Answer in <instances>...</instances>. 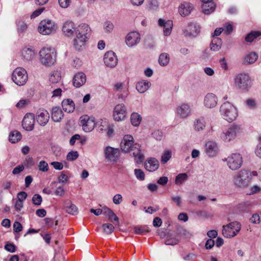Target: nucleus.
Returning a JSON list of instances; mask_svg holds the SVG:
<instances>
[{
	"label": "nucleus",
	"instance_id": "1",
	"mask_svg": "<svg viewBox=\"0 0 261 261\" xmlns=\"http://www.w3.org/2000/svg\"><path fill=\"white\" fill-rule=\"evenodd\" d=\"M62 32L67 37H73L74 47L80 50L88 41L90 34L91 29L86 23H82L77 25L71 20L65 21L62 25Z\"/></svg>",
	"mask_w": 261,
	"mask_h": 261
},
{
	"label": "nucleus",
	"instance_id": "2",
	"mask_svg": "<svg viewBox=\"0 0 261 261\" xmlns=\"http://www.w3.org/2000/svg\"><path fill=\"white\" fill-rule=\"evenodd\" d=\"M236 88L242 92H247L251 86V81L248 74L244 73L237 74L234 79Z\"/></svg>",
	"mask_w": 261,
	"mask_h": 261
},
{
	"label": "nucleus",
	"instance_id": "3",
	"mask_svg": "<svg viewBox=\"0 0 261 261\" xmlns=\"http://www.w3.org/2000/svg\"><path fill=\"white\" fill-rule=\"evenodd\" d=\"M220 112L223 118L228 122L234 120L238 116L236 108L229 102H224L221 106Z\"/></svg>",
	"mask_w": 261,
	"mask_h": 261
},
{
	"label": "nucleus",
	"instance_id": "4",
	"mask_svg": "<svg viewBox=\"0 0 261 261\" xmlns=\"http://www.w3.org/2000/svg\"><path fill=\"white\" fill-rule=\"evenodd\" d=\"M40 62L45 66H50L56 61V54L54 49L43 48L39 52Z\"/></svg>",
	"mask_w": 261,
	"mask_h": 261
},
{
	"label": "nucleus",
	"instance_id": "5",
	"mask_svg": "<svg viewBox=\"0 0 261 261\" xmlns=\"http://www.w3.org/2000/svg\"><path fill=\"white\" fill-rule=\"evenodd\" d=\"M243 130L240 125L232 124L221 135V139L225 142H229L233 140L240 135Z\"/></svg>",
	"mask_w": 261,
	"mask_h": 261
},
{
	"label": "nucleus",
	"instance_id": "6",
	"mask_svg": "<svg viewBox=\"0 0 261 261\" xmlns=\"http://www.w3.org/2000/svg\"><path fill=\"white\" fill-rule=\"evenodd\" d=\"M252 175V172L242 170L234 176V183L239 187H244L250 181Z\"/></svg>",
	"mask_w": 261,
	"mask_h": 261
},
{
	"label": "nucleus",
	"instance_id": "7",
	"mask_svg": "<svg viewBox=\"0 0 261 261\" xmlns=\"http://www.w3.org/2000/svg\"><path fill=\"white\" fill-rule=\"evenodd\" d=\"M57 29L55 22L50 19H43L41 20L38 26L39 32L44 35H49L55 32Z\"/></svg>",
	"mask_w": 261,
	"mask_h": 261
},
{
	"label": "nucleus",
	"instance_id": "8",
	"mask_svg": "<svg viewBox=\"0 0 261 261\" xmlns=\"http://www.w3.org/2000/svg\"><path fill=\"white\" fill-rule=\"evenodd\" d=\"M12 80L18 86L24 85L28 80L27 71L21 67L16 68L12 73Z\"/></svg>",
	"mask_w": 261,
	"mask_h": 261
},
{
	"label": "nucleus",
	"instance_id": "9",
	"mask_svg": "<svg viewBox=\"0 0 261 261\" xmlns=\"http://www.w3.org/2000/svg\"><path fill=\"white\" fill-rule=\"evenodd\" d=\"M241 224L237 221L229 223L226 226H223L222 233L225 238H231L236 236L240 231Z\"/></svg>",
	"mask_w": 261,
	"mask_h": 261
},
{
	"label": "nucleus",
	"instance_id": "10",
	"mask_svg": "<svg viewBox=\"0 0 261 261\" xmlns=\"http://www.w3.org/2000/svg\"><path fill=\"white\" fill-rule=\"evenodd\" d=\"M223 161H226L229 168L232 170L239 169L243 163L242 158L239 153H232Z\"/></svg>",
	"mask_w": 261,
	"mask_h": 261
},
{
	"label": "nucleus",
	"instance_id": "11",
	"mask_svg": "<svg viewBox=\"0 0 261 261\" xmlns=\"http://www.w3.org/2000/svg\"><path fill=\"white\" fill-rule=\"evenodd\" d=\"M139 148H140V145L138 143H134V138L131 135H127L124 136L121 142V149L123 152H127Z\"/></svg>",
	"mask_w": 261,
	"mask_h": 261
},
{
	"label": "nucleus",
	"instance_id": "12",
	"mask_svg": "<svg viewBox=\"0 0 261 261\" xmlns=\"http://www.w3.org/2000/svg\"><path fill=\"white\" fill-rule=\"evenodd\" d=\"M127 111L125 105L123 103L117 105L113 111L114 119L117 121L124 120L126 116Z\"/></svg>",
	"mask_w": 261,
	"mask_h": 261
},
{
	"label": "nucleus",
	"instance_id": "13",
	"mask_svg": "<svg viewBox=\"0 0 261 261\" xmlns=\"http://www.w3.org/2000/svg\"><path fill=\"white\" fill-rule=\"evenodd\" d=\"M80 123L85 132L92 131L95 126L93 118H90L88 115H83L80 117Z\"/></svg>",
	"mask_w": 261,
	"mask_h": 261
},
{
	"label": "nucleus",
	"instance_id": "14",
	"mask_svg": "<svg viewBox=\"0 0 261 261\" xmlns=\"http://www.w3.org/2000/svg\"><path fill=\"white\" fill-rule=\"evenodd\" d=\"M176 113L180 118H186L191 115V108L188 103H181L176 108Z\"/></svg>",
	"mask_w": 261,
	"mask_h": 261
},
{
	"label": "nucleus",
	"instance_id": "15",
	"mask_svg": "<svg viewBox=\"0 0 261 261\" xmlns=\"http://www.w3.org/2000/svg\"><path fill=\"white\" fill-rule=\"evenodd\" d=\"M105 64L108 67H115L118 63V59L115 53L112 51L107 52L103 58Z\"/></svg>",
	"mask_w": 261,
	"mask_h": 261
},
{
	"label": "nucleus",
	"instance_id": "16",
	"mask_svg": "<svg viewBox=\"0 0 261 261\" xmlns=\"http://www.w3.org/2000/svg\"><path fill=\"white\" fill-rule=\"evenodd\" d=\"M204 151L210 158H213L217 155L219 152V147L216 142L214 141L207 142L204 146Z\"/></svg>",
	"mask_w": 261,
	"mask_h": 261
},
{
	"label": "nucleus",
	"instance_id": "17",
	"mask_svg": "<svg viewBox=\"0 0 261 261\" xmlns=\"http://www.w3.org/2000/svg\"><path fill=\"white\" fill-rule=\"evenodd\" d=\"M105 154L107 160L116 162L120 155V151L118 148L108 146L105 149Z\"/></svg>",
	"mask_w": 261,
	"mask_h": 261
},
{
	"label": "nucleus",
	"instance_id": "18",
	"mask_svg": "<svg viewBox=\"0 0 261 261\" xmlns=\"http://www.w3.org/2000/svg\"><path fill=\"white\" fill-rule=\"evenodd\" d=\"M35 116L32 113H27L24 117L22 126L24 129L28 131H31L33 129L35 124Z\"/></svg>",
	"mask_w": 261,
	"mask_h": 261
},
{
	"label": "nucleus",
	"instance_id": "19",
	"mask_svg": "<svg viewBox=\"0 0 261 261\" xmlns=\"http://www.w3.org/2000/svg\"><path fill=\"white\" fill-rule=\"evenodd\" d=\"M141 39L140 35L137 32L129 33L125 39V42L129 47H133L139 43Z\"/></svg>",
	"mask_w": 261,
	"mask_h": 261
},
{
	"label": "nucleus",
	"instance_id": "20",
	"mask_svg": "<svg viewBox=\"0 0 261 261\" xmlns=\"http://www.w3.org/2000/svg\"><path fill=\"white\" fill-rule=\"evenodd\" d=\"M49 118L48 112L44 109H39L36 113L37 122L42 126H45L48 122Z\"/></svg>",
	"mask_w": 261,
	"mask_h": 261
},
{
	"label": "nucleus",
	"instance_id": "21",
	"mask_svg": "<svg viewBox=\"0 0 261 261\" xmlns=\"http://www.w3.org/2000/svg\"><path fill=\"white\" fill-rule=\"evenodd\" d=\"M200 27L199 25L191 22L188 24L187 30L184 31L186 36L196 37L200 33Z\"/></svg>",
	"mask_w": 261,
	"mask_h": 261
},
{
	"label": "nucleus",
	"instance_id": "22",
	"mask_svg": "<svg viewBox=\"0 0 261 261\" xmlns=\"http://www.w3.org/2000/svg\"><path fill=\"white\" fill-rule=\"evenodd\" d=\"M203 4L202 5V12L206 15L210 14L214 12L216 9V4L213 0H201Z\"/></svg>",
	"mask_w": 261,
	"mask_h": 261
},
{
	"label": "nucleus",
	"instance_id": "23",
	"mask_svg": "<svg viewBox=\"0 0 261 261\" xmlns=\"http://www.w3.org/2000/svg\"><path fill=\"white\" fill-rule=\"evenodd\" d=\"M218 99L215 95L213 93H208L204 99V105L207 108H213L217 104Z\"/></svg>",
	"mask_w": 261,
	"mask_h": 261
},
{
	"label": "nucleus",
	"instance_id": "24",
	"mask_svg": "<svg viewBox=\"0 0 261 261\" xmlns=\"http://www.w3.org/2000/svg\"><path fill=\"white\" fill-rule=\"evenodd\" d=\"M73 85L76 88L83 86L86 82V76L84 73L79 72L76 73L73 78Z\"/></svg>",
	"mask_w": 261,
	"mask_h": 261
},
{
	"label": "nucleus",
	"instance_id": "25",
	"mask_svg": "<svg viewBox=\"0 0 261 261\" xmlns=\"http://www.w3.org/2000/svg\"><path fill=\"white\" fill-rule=\"evenodd\" d=\"M193 9V5L189 2H185L181 4L179 7V13L182 16L189 15Z\"/></svg>",
	"mask_w": 261,
	"mask_h": 261
},
{
	"label": "nucleus",
	"instance_id": "26",
	"mask_svg": "<svg viewBox=\"0 0 261 261\" xmlns=\"http://www.w3.org/2000/svg\"><path fill=\"white\" fill-rule=\"evenodd\" d=\"M35 53L34 50L29 47H24L21 51V58L25 62H29L33 60L34 57Z\"/></svg>",
	"mask_w": 261,
	"mask_h": 261
},
{
	"label": "nucleus",
	"instance_id": "27",
	"mask_svg": "<svg viewBox=\"0 0 261 261\" xmlns=\"http://www.w3.org/2000/svg\"><path fill=\"white\" fill-rule=\"evenodd\" d=\"M144 166L147 170L152 172L159 168V162L155 158H150L145 163Z\"/></svg>",
	"mask_w": 261,
	"mask_h": 261
},
{
	"label": "nucleus",
	"instance_id": "28",
	"mask_svg": "<svg viewBox=\"0 0 261 261\" xmlns=\"http://www.w3.org/2000/svg\"><path fill=\"white\" fill-rule=\"evenodd\" d=\"M64 210L68 214L75 215L77 213V208L69 200H66L64 202Z\"/></svg>",
	"mask_w": 261,
	"mask_h": 261
},
{
	"label": "nucleus",
	"instance_id": "29",
	"mask_svg": "<svg viewBox=\"0 0 261 261\" xmlns=\"http://www.w3.org/2000/svg\"><path fill=\"white\" fill-rule=\"evenodd\" d=\"M205 119L203 117H198L194 120V128L195 131L199 132L203 130L206 126Z\"/></svg>",
	"mask_w": 261,
	"mask_h": 261
},
{
	"label": "nucleus",
	"instance_id": "30",
	"mask_svg": "<svg viewBox=\"0 0 261 261\" xmlns=\"http://www.w3.org/2000/svg\"><path fill=\"white\" fill-rule=\"evenodd\" d=\"M51 115V118L55 122H60L64 116L63 112L59 107L52 108Z\"/></svg>",
	"mask_w": 261,
	"mask_h": 261
},
{
	"label": "nucleus",
	"instance_id": "31",
	"mask_svg": "<svg viewBox=\"0 0 261 261\" xmlns=\"http://www.w3.org/2000/svg\"><path fill=\"white\" fill-rule=\"evenodd\" d=\"M74 103L70 99H65L62 102L63 110L67 113H71L74 110Z\"/></svg>",
	"mask_w": 261,
	"mask_h": 261
},
{
	"label": "nucleus",
	"instance_id": "32",
	"mask_svg": "<svg viewBox=\"0 0 261 261\" xmlns=\"http://www.w3.org/2000/svg\"><path fill=\"white\" fill-rule=\"evenodd\" d=\"M103 214L108 217V219L110 221L113 222L114 221L115 222V225H118L119 224V218L115 215L113 211L109 207H103Z\"/></svg>",
	"mask_w": 261,
	"mask_h": 261
},
{
	"label": "nucleus",
	"instance_id": "33",
	"mask_svg": "<svg viewBox=\"0 0 261 261\" xmlns=\"http://www.w3.org/2000/svg\"><path fill=\"white\" fill-rule=\"evenodd\" d=\"M151 86V83L147 81H142L137 83L136 89L140 93L146 92Z\"/></svg>",
	"mask_w": 261,
	"mask_h": 261
},
{
	"label": "nucleus",
	"instance_id": "34",
	"mask_svg": "<svg viewBox=\"0 0 261 261\" xmlns=\"http://www.w3.org/2000/svg\"><path fill=\"white\" fill-rule=\"evenodd\" d=\"M258 58V55L254 52H251L247 54L244 59V64L254 63Z\"/></svg>",
	"mask_w": 261,
	"mask_h": 261
},
{
	"label": "nucleus",
	"instance_id": "35",
	"mask_svg": "<svg viewBox=\"0 0 261 261\" xmlns=\"http://www.w3.org/2000/svg\"><path fill=\"white\" fill-rule=\"evenodd\" d=\"M169 55L166 53H162L159 58V63L162 66H167L169 62Z\"/></svg>",
	"mask_w": 261,
	"mask_h": 261
},
{
	"label": "nucleus",
	"instance_id": "36",
	"mask_svg": "<svg viewBox=\"0 0 261 261\" xmlns=\"http://www.w3.org/2000/svg\"><path fill=\"white\" fill-rule=\"evenodd\" d=\"M142 120V117L138 113L134 112L130 115V121L134 126H138Z\"/></svg>",
	"mask_w": 261,
	"mask_h": 261
},
{
	"label": "nucleus",
	"instance_id": "37",
	"mask_svg": "<svg viewBox=\"0 0 261 261\" xmlns=\"http://www.w3.org/2000/svg\"><path fill=\"white\" fill-rule=\"evenodd\" d=\"M21 138L20 133L17 130H14L10 133L9 139L11 143H15L19 141Z\"/></svg>",
	"mask_w": 261,
	"mask_h": 261
},
{
	"label": "nucleus",
	"instance_id": "38",
	"mask_svg": "<svg viewBox=\"0 0 261 261\" xmlns=\"http://www.w3.org/2000/svg\"><path fill=\"white\" fill-rule=\"evenodd\" d=\"M188 178V176L187 173H179L176 176L175 183L177 186H180L186 181Z\"/></svg>",
	"mask_w": 261,
	"mask_h": 261
},
{
	"label": "nucleus",
	"instance_id": "39",
	"mask_svg": "<svg viewBox=\"0 0 261 261\" xmlns=\"http://www.w3.org/2000/svg\"><path fill=\"white\" fill-rule=\"evenodd\" d=\"M61 78V73L58 71H54L51 73L49 81L53 83H57L60 81Z\"/></svg>",
	"mask_w": 261,
	"mask_h": 261
},
{
	"label": "nucleus",
	"instance_id": "40",
	"mask_svg": "<svg viewBox=\"0 0 261 261\" xmlns=\"http://www.w3.org/2000/svg\"><path fill=\"white\" fill-rule=\"evenodd\" d=\"M221 40L219 38L214 39L212 41L210 45L211 50L214 51H218L221 48Z\"/></svg>",
	"mask_w": 261,
	"mask_h": 261
},
{
	"label": "nucleus",
	"instance_id": "41",
	"mask_svg": "<svg viewBox=\"0 0 261 261\" xmlns=\"http://www.w3.org/2000/svg\"><path fill=\"white\" fill-rule=\"evenodd\" d=\"M134 152L133 153L134 156L135 157V160L138 163H142L144 159V155L140 153V149H135L134 150Z\"/></svg>",
	"mask_w": 261,
	"mask_h": 261
},
{
	"label": "nucleus",
	"instance_id": "42",
	"mask_svg": "<svg viewBox=\"0 0 261 261\" xmlns=\"http://www.w3.org/2000/svg\"><path fill=\"white\" fill-rule=\"evenodd\" d=\"M103 232L106 234H111L114 230L115 227L110 223H104L102 225Z\"/></svg>",
	"mask_w": 261,
	"mask_h": 261
},
{
	"label": "nucleus",
	"instance_id": "43",
	"mask_svg": "<svg viewBox=\"0 0 261 261\" xmlns=\"http://www.w3.org/2000/svg\"><path fill=\"white\" fill-rule=\"evenodd\" d=\"M260 35L261 33L259 31H252L247 35L245 37V40L247 42H251L254 39Z\"/></svg>",
	"mask_w": 261,
	"mask_h": 261
},
{
	"label": "nucleus",
	"instance_id": "44",
	"mask_svg": "<svg viewBox=\"0 0 261 261\" xmlns=\"http://www.w3.org/2000/svg\"><path fill=\"white\" fill-rule=\"evenodd\" d=\"M173 27V22L172 20H168L166 21V25L164 27V34L165 36H168L170 34Z\"/></svg>",
	"mask_w": 261,
	"mask_h": 261
},
{
	"label": "nucleus",
	"instance_id": "45",
	"mask_svg": "<svg viewBox=\"0 0 261 261\" xmlns=\"http://www.w3.org/2000/svg\"><path fill=\"white\" fill-rule=\"evenodd\" d=\"M171 151L169 150H165L161 156L162 164L166 163L171 158Z\"/></svg>",
	"mask_w": 261,
	"mask_h": 261
},
{
	"label": "nucleus",
	"instance_id": "46",
	"mask_svg": "<svg viewBox=\"0 0 261 261\" xmlns=\"http://www.w3.org/2000/svg\"><path fill=\"white\" fill-rule=\"evenodd\" d=\"M134 231L136 234H143L149 231V230L146 226H136L134 227Z\"/></svg>",
	"mask_w": 261,
	"mask_h": 261
},
{
	"label": "nucleus",
	"instance_id": "47",
	"mask_svg": "<svg viewBox=\"0 0 261 261\" xmlns=\"http://www.w3.org/2000/svg\"><path fill=\"white\" fill-rule=\"evenodd\" d=\"M179 242V240L174 237L169 236L167 238L165 243L167 245H175Z\"/></svg>",
	"mask_w": 261,
	"mask_h": 261
},
{
	"label": "nucleus",
	"instance_id": "48",
	"mask_svg": "<svg viewBox=\"0 0 261 261\" xmlns=\"http://www.w3.org/2000/svg\"><path fill=\"white\" fill-rule=\"evenodd\" d=\"M79 157L77 151H71L67 155L66 159L68 161H73Z\"/></svg>",
	"mask_w": 261,
	"mask_h": 261
},
{
	"label": "nucleus",
	"instance_id": "49",
	"mask_svg": "<svg viewBox=\"0 0 261 261\" xmlns=\"http://www.w3.org/2000/svg\"><path fill=\"white\" fill-rule=\"evenodd\" d=\"M38 169L42 172H47L49 170L48 165L45 161H41L38 164Z\"/></svg>",
	"mask_w": 261,
	"mask_h": 261
},
{
	"label": "nucleus",
	"instance_id": "50",
	"mask_svg": "<svg viewBox=\"0 0 261 261\" xmlns=\"http://www.w3.org/2000/svg\"><path fill=\"white\" fill-rule=\"evenodd\" d=\"M159 3L158 0H149L148 7L151 10H155L158 9Z\"/></svg>",
	"mask_w": 261,
	"mask_h": 261
},
{
	"label": "nucleus",
	"instance_id": "51",
	"mask_svg": "<svg viewBox=\"0 0 261 261\" xmlns=\"http://www.w3.org/2000/svg\"><path fill=\"white\" fill-rule=\"evenodd\" d=\"M17 30L19 32L22 33L27 29V24L22 20H19L17 22Z\"/></svg>",
	"mask_w": 261,
	"mask_h": 261
},
{
	"label": "nucleus",
	"instance_id": "52",
	"mask_svg": "<svg viewBox=\"0 0 261 261\" xmlns=\"http://www.w3.org/2000/svg\"><path fill=\"white\" fill-rule=\"evenodd\" d=\"M103 28L106 32L110 33L113 30L114 25L111 21H107L104 23Z\"/></svg>",
	"mask_w": 261,
	"mask_h": 261
},
{
	"label": "nucleus",
	"instance_id": "53",
	"mask_svg": "<svg viewBox=\"0 0 261 261\" xmlns=\"http://www.w3.org/2000/svg\"><path fill=\"white\" fill-rule=\"evenodd\" d=\"M42 201V197L39 194H35L32 197V202L36 205H40Z\"/></svg>",
	"mask_w": 261,
	"mask_h": 261
},
{
	"label": "nucleus",
	"instance_id": "54",
	"mask_svg": "<svg viewBox=\"0 0 261 261\" xmlns=\"http://www.w3.org/2000/svg\"><path fill=\"white\" fill-rule=\"evenodd\" d=\"M135 174L137 178L140 180H143L145 179V174L144 172L139 169H136L134 170Z\"/></svg>",
	"mask_w": 261,
	"mask_h": 261
},
{
	"label": "nucleus",
	"instance_id": "55",
	"mask_svg": "<svg viewBox=\"0 0 261 261\" xmlns=\"http://www.w3.org/2000/svg\"><path fill=\"white\" fill-rule=\"evenodd\" d=\"M66 172L62 171L60 175L58 177L59 183H65L68 180V177L66 174Z\"/></svg>",
	"mask_w": 261,
	"mask_h": 261
},
{
	"label": "nucleus",
	"instance_id": "56",
	"mask_svg": "<svg viewBox=\"0 0 261 261\" xmlns=\"http://www.w3.org/2000/svg\"><path fill=\"white\" fill-rule=\"evenodd\" d=\"M5 249L8 252L14 253L16 251V246L14 244L7 243L5 245Z\"/></svg>",
	"mask_w": 261,
	"mask_h": 261
},
{
	"label": "nucleus",
	"instance_id": "57",
	"mask_svg": "<svg viewBox=\"0 0 261 261\" xmlns=\"http://www.w3.org/2000/svg\"><path fill=\"white\" fill-rule=\"evenodd\" d=\"M152 137L157 140H161L163 137V133L159 130H155L152 133Z\"/></svg>",
	"mask_w": 261,
	"mask_h": 261
},
{
	"label": "nucleus",
	"instance_id": "58",
	"mask_svg": "<svg viewBox=\"0 0 261 261\" xmlns=\"http://www.w3.org/2000/svg\"><path fill=\"white\" fill-rule=\"evenodd\" d=\"M58 2L61 8L65 9L70 6L71 0H58Z\"/></svg>",
	"mask_w": 261,
	"mask_h": 261
},
{
	"label": "nucleus",
	"instance_id": "59",
	"mask_svg": "<svg viewBox=\"0 0 261 261\" xmlns=\"http://www.w3.org/2000/svg\"><path fill=\"white\" fill-rule=\"evenodd\" d=\"M30 101L27 99H21L20 100L16 105V107L18 109L23 108L24 106L28 105Z\"/></svg>",
	"mask_w": 261,
	"mask_h": 261
},
{
	"label": "nucleus",
	"instance_id": "60",
	"mask_svg": "<svg viewBox=\"0 0 261 261\" xmlns=\"http://www.w3.org/2000/svg\"><path fill=\"white\" fill-rule=\"evenodd\" d=\"M22 226L21 224L18 222L16 221L13 224V230L15 232H19L22 230Z\"/></svg>",
	"mask_w": 261,
	"mask_h": 261
},
{
	"label": "nucleus",
	"instance_id": "61",
	"mask_svg": "<svg viewBox=\"0 0 261 261\" xmlns=\"http://www.w3.org/2000/svg\"><path fill=\"white\" fill-rule=\"evenodd\" d=\"M50 165L53 166L56 170H61L63 168V165L62 163L59 162H53Z\"/></svg>",
	"mask_w": 261,
	"mask_h": 261
},
{
	"label": "nucleus",
	"instance_id": "62",
	"mask_svg": "<svg viewBox=\"0 0 261 261\" xmlns=\"http://www.w3.org/2000/svg\"><path fill=\"white\" fill-rule=\"evenodd\" d=\"M45 8L44 7L39 8L33 12V13L31 15V18H34L41 14V13L44 10Z\"/></svg>",
	"mask_w": 261,
	"mask_h": 261
},
{
	"label": "nucleus",
	"instance_id": "63",
	"mask_svg": "<svg viewBox=\"0 0 261 261\" xmlns=\"http://www.w3.org/2000/svg\"><path fill=\"white\" fill-rule=\"evenodd\" d=\"M113 201L115 204H119L122 201V197L121 195L119 194L115 195L113 197Z\"/></svg>",
	"mask_w": 261,
	"mask_h": 261
},
{
	"label": "nucleus",
	"instance_id": "64",
	"mask_svg": "<svg viewBox=\"0 0 261 261\" xmlns=\"http://www.w3.org/2000/svg\"><path fill=\"white\" fill-rule=\"evenodd\" d=\"M224 29H223V31L225 34L229 35L232 31V26L231 24H226L224 26Z\"/></svg>",
	"mask_w": 261,
	"mask_h": 261
}]
</instances>
